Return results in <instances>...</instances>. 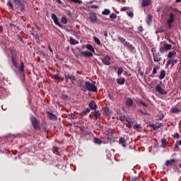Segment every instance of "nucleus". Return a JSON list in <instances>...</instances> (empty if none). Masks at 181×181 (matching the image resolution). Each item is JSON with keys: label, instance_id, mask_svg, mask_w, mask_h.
I'll return each instance as SVG.
<instances>
[{"label": "nucleus", "instance_id": "obj_61", "mask_svg": "<svg viewBox=\"0 0 181 181\" xmlns=\"http://www.w3.org/2000/svg\"><path fill=\"white\" fill-rule=\"evenodd\" d=\"M151 52L153 53H158V52H156V47H153L151 48Z\"/></svg>", "mask_w": 181, "mask_h": 181}, {"label": "nucleus", "instance_id": "obj_24", "mask_svg": "<svg viewBox=\"0 0 181 181\" xmlns=\"http://www.w3.org/2000/svg\"><path fill=\"white\" fill-rule=\"evenodd\" d=\"M117 83L119 86H124L125 84V78H118L117 79Z\"/></svg>", "mask_w": 181, "mask_h": 181}, {"label": "nucleus", "instance_id": "obj_23", "mask_svg": "<svg viewBox=\"0 0 181 181\" xmlns=\"http://www.w3.org/2000/svg\"><path fill=\"white\" fill-rule=\"evenodd\" d=\"M151 3L152 1L151 0H142L141 5L144 7L149 6V5H151Z\"/></svg>", "mask_w": 181, "mask_h": 181}, {"label": "nucleus", "instance_id": "obj_50", "mask_svg": "<svg viewBox=\"0 0 181 181\" xmlns=\"http://www.w3.org/2000/svg\"><path fill=\"white\" fill-rule=\"evenodd\" d=\"M158 121H162V119L165 118V115H163V114H160L158 116Z\"/></svg>", "mask_w": 181, "mask_h": 181}, {"label": "nucleus", "instance_id": "obj_13", "mask_svg": "<svg viewBox=\"0 0 181 181\" xmlns=\"http://www.w3.org/2000/svg\"><path fill=\"white\" fill-rule=\"evenodd\" d=\"M46 114L48 116V118H49V119H51L52 121H56L57 119V117L54 115L53 113L47 111Z\"/></svg>", "mask_w": 181, "mask_h": 181}, {"label": "nucleus", "instance_id": "obj_5", "mask_svg": "<svg viewBox=\"0 0 181 181\" xmlns=\"http://www.w3.org/2000/svg\"><path fill=\"white\" fill-rule=\"evenodd\" d=\"M64 77L66 83H69V80L71 81V84L76 86V76L74 75H70L67 73L64 74Z\"/></svg>", "mask_w": 181, "mask_h": 181}, {"label": "nucleus", "instance_id": "obj_18", "mask_svg": "<svg viewBox=\"0 0 181 181\" xmlns=\"http://www.w3.org/2000/svg\"><path fill=\"white\" fill-rule=\"evenodd\" d=\"M78 86L80 87L81 91H83L84 93H86V86L83 85V80L78 79Z\"/></svg>", "mask_w": 181, "mask_h": 181}, {"label": "nucleus", "instance_id": "obj_19", "mask_svg": "<svg viewBox=\"0 0 181 181\" xmlns=\"http://www.w3.org/2000/svg\"><path fill=\"white\" fill-rule=\"evenodd\" d=\"M19 12H25L26 11L25 7V4H20V6H18L16 7Z\"/></svg>", "mask_w": 181, "mask_h": 181}, {"label": "nucleus", "instance_id": "obj_47", "mask_svg": "<svg viewBox=\"0 0 181 181\" xmlns=\"http://www.w3.org/2000/svg\"><path fill=\"white\" fill-rule=\"evenodd\" d=\"M42 129L44 130L45 132H46V131L47 130V127H46V122H44L42 124Z\"/></svg>", "mask_w": 181, "mask_h": 181}, {"label": "nucleus", "instance_id": "obj_37", "mask_svg": "<svg viewBox=\"0 0 181 181\" xmlns=\"http://www.w3.org/2000/svg\"><path fill=\"white\" fill-rule=\"evenodd\" d=\"M52 21H54V23H59V20L57 19V16H56V14H52Z\"/></svg>", "mask_w": 181, "mask_h": 181}, {"label": "nucleus", "instance_id": "obj_60", "mask_svg": "<svg viewBox=\"0 0 181 181\" xmlns=\"http://www.w3.org/2000/svg\"><path fill=\"white\" fill-rule=\"evenodd\" d=\"M110 18L111 19H115V18H117V15L114 14V13H112L110 16Z\"/></svg>", "mask_w": 181, "mask_h": 181}, {"label": "nucleus", "instance_id": "obj_31", "mask_svg": "<svg viewBox=\"0 0 181 181\" xmlns=\"http://www.w3.org/2000/svg\"><path fill=\"white\" fill-rule=\"evenodd\" d=\"M117 37L118 40H119L120 43H122V45H124V43L128 42L125 38L121 37L120 35H117Z\"/></svg>", "mask_w": 181, "mask_h": 181}, {"label": "nucleus", "instance_id": "obj_53", "mask_svg": "<svg viewBox=\"0 0 181 181\" xmlns=\"http://www.w3.org/2000/svg\"><path fill=\"white\" fill-rule=\"evenodd\" d=\"M47 47H48L49 52L52 53V54H53V49H52V47L50 46V43L47 44Z\"/></svg>", "mask_w": 181, "mask_h": 181}, {"label": "nucleus", "instance_id": "obj_33", "mask_svg": "<svg viewBox=\"0 0 181 181\" xmlns=\"http://www.w3.org/2000/svg\"><path fill=\"white\" fill-rule=\"evenodd\" d=\"M161 144H162L163 148H166V146H168V145H169V142H168V141H166V139H162Z\"/></svg>", "mask_w": 181, "mask_h": 181}, {"label": "nucleus", "instance_id": "obj_28", "mask_svg": "<svg viewBox=\"0 0 181 181\" xmlns=\"http://www.w3.org/2000/svg\"><path fill=\"white\" fill-rule=\"evenodd\" d=\"M19 73H23L25 71V64L23 62H21L20 66H18Z\"/></svg>", "mask_w": 181, "mask_h": 181}, {"label": "nucleus", "instance_id": "obj_64", "mask_svg": "<svg viewBox=\"0 0 181 181\" xmlns=\"http://www.w3.org/2000/svg\"><path fill=\"white\" fill-rule=\"evenodd\" d=\"M55 1H56L57 4H58L59 5H62V4H63V2H62L60 0H55Z\"/></svg>", "mask_w": 181, "mask_h": 181}, {"label": "nucleus", "instance_id": "obj_30", "mask_svg": "<svg viewBox=\"0 0 181 181\" xmlns=\"http://www.w3.org/2000/svg\"><path fill=\"white\" fill-rule=\"evenodd\" d=\"M90 19H91V21L93 22H96L97 21V14H95V13H91L90 14Z\"/></svg>", "mask_w": 181, "mask_h": 181}, {"label": "nucleus", "instance_id": "obj_10", "mask_svg": "<svg viewBox=\"0 0 181 181\" xmlns=\"http://www.w3.org/2000/svg\"><path fill=\"white\" fill-rule=\"evenodd\" d=\"M102 62L105 66H110L111 64V57L106 55L104 59H102Z\"/></svg>", "mask_w": 181, "mask_h": 181}, {"label": "nucleus", "instance_id": "obj_56", "mask_svg": "<svg viewBox=\"0 0 181 181\" xmlns=\"http://www.w3.org/2000/svg\"><path fill=\"white\" fill-rule=\"evenodd\" d=\"M179 149H180L179 144H177V142L175 146V152H177V151H179Z\"/></svg>", "mask_w": 181, "mask_h": 181}, {"label": "nucleus", "instance_id": "obj_1", "mask_svg": "<svg viewBox=\"0 0 181 181\" xmlns=\"http://www.w3.org/2000/svg\"><path fill=\"white\" fill-rule=\"evenodd\" d=\"M86 49H88V50H90V52H81L78 54V56H80L81 57H82V56H83V57H93V53H95V49H94V47H93V45L90 44H88L86 45Z\"/></svg>", "mask_w": 181, "mask_h": 181}, {"label": "nucleus", "instance_id": "obj_43", "mask_svg": "<svg viewBox=\"0 0 181 181\" xmlns=\"http://www.w3.org/2000/svg\"><path fill=\"white\" fill-rule=\"evenodd\" d=\"M102 13L103 15H110V13H111V11L109 9H105Z\"/></svg>", "mask_w": 181, "mask_h": 181}, {"label": "nucleus", "instance_id": "obj_48", "mask_svg": "<svg viewBox=\"0 0 181 181\" xmlns=\"http://www.w3.org/2000/svg\"><path fill=\"white\" fill-rule=\"evenodd\" d=\"M107 95H108L109 98H110V100H112V101H114V96L112 95V93L108 92Z\"/></svg>", "mask_w": 181, "mask_h": 181}, {"label": "nucleus", "instance_id": "obj_4", "mask_svg": "<svg viewBox=\"0 0 181 181\" xmlns=\"http://www.w3.org/2000/svg\"><path fill=\"white\" fill-rule=\"evenodd\" d=\"M11 61H12L13 65L14 66V67H16V69H18V62L16 61L18 55L16 54V51L13 49H11Z\"/></svg>", "mask_w": 181, "mask_h": 181}, {"label": "nucleus", "instance_id": "obj_49", "mask_svg": "<svg viewBox=\"0 0 181 181\" xmlns=\"http://www.w3.org/2000/svg\"><path fill=\"white\" fill-rule=\"evenodd\" d=\"M61 21L62 23H67V18H66V17L63 16L61 18Z\"/></svg>", "mask_w": 181, "mask_h": 181}, {"label": "nucleus", "instance_id": "obj_21", "mask_svg": "<svg viewBox=\"0 0 181 181\" xmlns=\"http://www.w3.org/2000/svg\"><path fill=\"white\" fill-rule=\"evenodd\" d=\"M93 115L95 117V119H100L101 118V112H100V110H95L93 112Z\"/></svg>", "mask_w": 181, "mask_h": 181}, {"label": "nucleus", "instance_id": "obj_7", "mask_svg": "<svg viewBox=\"0 0 181 181\" xmlns=\"http://www.w3.org/2000/svg\"><path fill=\"white\" fill-rule=\"evenodd\" d=\"M124 46V47H127L131 53H135V47H134L129 42H125Z\"/></svg>", "mask_w": 181, "mask_h": 181}, {"label": "nucleus", "instance_id": "obj_15", "mask_svg": "<svg viewBox=\"0 0 181 181\" xmlns=\"http://www.w3.org/2000/svg\"><path fill=\"white\" fill-rule=\"evenodd\" d=\"M88 105L90 110H94L95 111L97 110V104H95V101L91 100Z\"/></svg>", "mask_w": 181, "mask_h": 181}, {"label": "nucleus", "instance_id": "obj_55", "mask_svg": "<svg viewBox=\"0 0 181 181\" xmlns=\"http://www.w3.org/2000/svg\"><path fill=\"white\" fill-rule=\"evenodd\" d=\"M132 181H139V177H132Z\"/></svg>", "mask_w": 181, "mask_h": 181}, {"label": "nucleus", "instance_id": "obj_20", "mask_svg": "<svg viewBox=\"0 0 181 181\" xmlns=\"http://www.w3.org/2000/svg\"><path fill=\"white\" fill-rule=\"evenodd\" d=\"M171 114H180L181 110L179 107H173L170 110Z\"/></svg>", "mask_w": 181, "mask_h": 181}, {"label": "nucleus", "instance_id": "obj_9", "mask_svg": "<svg viewBox=\"0 0 181 181\" xmlns=\"http://www.w3.org/2000/svg\"><path fill=\"white\" fill-rule=\"evenodd\" d=\"M153 59L156 63H159L162 62V57L159 52L153 53Z\"/></svg>", "mask_w": 181, "mask_h": 181}, {"label": "nucleus", "instance_id": "obj_44", "mask_svg": "<svg viewBox=\"0 0 181 181\" xmlns=\"http://www.w3.org/2000/svg\"><path fill=\"white\" fill-rule=\"evenodd\" d=\"M123 71H124V69H122V67H119L117 71L118 76H121Z\"/></svg>", "mask_w": 181, "mask_h": 181}, {"label": "nucleus", "instance_id": "obj_41", "mask_svg": "<svg viewBox=\"0 0 181 181\" xmlns=\"http://www.w3.org/2000/svg\"><path fill=\"white\" fill-rule=\"evenodd\" d=\"M90 111H91V110L89 107H87L85 110L82 112V113L83 114V115H87V114H89Z\"/></svg>", "mask_w": 181, "mask_h": 181}, {"label": "nucleus", "instance_id": "obj_57", "mask_svg": "<svg viewBox=\"0 0 181 181\" xmlns=\"http://www.w3.org/2000/svg\"><path fill=\"white\" fill-rule=\"evenodd\" d=\"M142 115H149L146 112H144L142 110L139 111Z\"/></svg>", "mask_w": 181, "mask_h": 181}, {"label": "nucleus", "instance_id": "obj_16", "mask_svg": "<svg viewBox=\"0 0 181 181\" xmlns=\"http://www.w3.org/2000/svg\"><path fill=\"white\" fill-rule=\"evenodd\" d=\"M134 129H136L138 132H142V127L140 124L135 123L133 126Z\"/></svg>", "mask_w": 181, "mask_h": 181}, {"label": "nucleus", "instance_id": "obj_59", "mask_svg": "<svg viewBox=\"0 0 181 181\" xmlns=\"http://www.w3.org/2000/svg\"><path fill=\"white\" fill-rule=\"evenodd\" d=\"M23 4V3L22 2V1L20 0L18 3H17V4H15V6H16V8H17L18 6H21V5Z\"/></svg>", "mask_w": 181, "mask_h": 181}, {"label": "nucleus", "instance_id": "obj_6", "mask_svg": "<svg viewBox=\"0 0 181 181\" xmlns=\"http://www.w3.org/2000/svg\"><path fill=\"white\" fill-rule=\"evenodd\" d=\"M171 49H172V45L164 44L163 46L160 47V53H161V54H163V53H165V52H168V50H171Z\"/></svg>", "mask_w": 181, "mask_h": 181}, {"label": "nucleus", "instance_id": "obj_3", "mask_svg": "<svg viewBox=\"0 0 181 181\" xmlns=\"http://www.w3.org/2000/svg\"><path fill=\"white\" fill-rule=\"evenodd\" d=\"M85 88L86 91H91L92 93H96L97 91V86H95V83L94 82H90V81H86L85 83Z\"/></svg>", "mask_w": 181, "mask_h": 181}, {"label": "nucleus", "instance_id": "obj_34", "mask_svg": "<svg viewBox=\"0 0 181 181\" xmlns=\"http://www.w3.org/2000/svg\"><path fill=\"white\" fill-rule=\"evenodd\" d=\"M103 111H104V115H106V117L110 116V107H103Z\"/></svg>", "mask_w": 181, "mask_h": 181}, {"label": "nucleus", "instance_id": "obj_52", "mask_svg": "<svg viewBox=\"0 0 181 181\" xmlns=\"http://www.w3.org/2000/svg\"><path fill=\"white\" fill-rule=\"evenodd\" d=\"M52 78H54V80H59V78H60V76H59V74H55L53 75Z\"/></svg>", "mask_w": 181, "mask_h": 181}, {"label": "nucleus", "instance_id": "obj_17", "mask_svg": "<svg viewBox=\"0 0 181 181\" xmlns=\"http://www.w3.org/2000/svg\"><path fill=\"white\" fill-rule=\"evenodd\" d=\"M134 105V100L131 98H128L126 100V106L132 107Z\"/></svg>", "mask_w": 181, "mask_h": 181}, {"label": "nucleus", "instance_id": "obj_26", "mask_svg": "<svg viewBox=\"0 0 181 181\" xmlns=\"http://www.w3.org/2000/svg\"><path fill=\"white\" fill-rule=\"evenodd\" d=\"M166 77V71L164 69H162L160 73L159 78L160 80H163Z\"/></svg>", "mask_w": 181, "mask_h": 181}, {"label": "nucleus", "instance_id": "obj_22", "mask_svg": "<svg viewBox=\"0 0 181 181\" xmlns=\"http://www.w3.org/2000/svg\"><path fill=\"white\" fill-rule=\"evenodd\" d=\"M119 144H120V145H122V146L125 148L127 146V140H125L124 137H120L119 140Z\"/></svg>", "mask_w": 181, "mask_h": 181}, {"label": "nucleus", "instance_id": "obj_40", "mask_svg": "<svg viewBox=\"0 0 181 181\" xmlns=\"http://www.w3.org/2000/svg\"><path fill=\"white\" fill-rule=\"evenodd\" d=\"M68 2H70V4H83V1L81 0H68Z\"/></svg>", "mask_w": 181, "mask_h": 181}, {"label": "nucleus", "instance_id": "obj_58", "mask_svg": "<svg viewBox=\"0 0 181 181\" xmlns=\"http://www.w3.org/2000/svg\"><path fill=\"white\" fill-rule=\"evenodd\" d=\"M33 37H35V39L36 40H39V39H40L39 35H37V34H33Z\"/></svg>", "mask_w": 181, "mask_h": 181}, {"label": "nucleus", "instance_id": "obj_63", "mask_svg": "<svg viewBox=\"0 0 181 181\" xmlns=\"http://www.w3.org/2000/svg\"><path fill=\"white\" fill-rule=\"evenodd\" d=\"M103 35L105 37H107L108 36V32H107V30L103 31Z\"/></svg>", "mask_w": 181, "mask_h": 181}, {"label": "nucleus", "instance_id": "obj_38", "mask_svg": "<svg viewBox=\"0 0 181 181\" xmlns=\"http://www.w3.org/2000/svg\"><path fill=\"white\" fill-rule=\"evenodd\" d=\"M94 142H95V144H97V145H101V144H103V140H101V139L95 137Z\"/></svg>", "mask_w": 181, "mask_h": 181}, {"label": "nucleus", "instance_id": "obj_27", "mask_svg": "<svg viewBox=\"0 0 181 181\" xmlns=\"http://www.w3.org/2000/svg\"><path fill=\"white\" fill-rule=\"evenodd\" d=\"M165 30L163 29V25H160L158 26V28L156 30V33H163Z\"/></svg>", "mask_w": 181, "mask_h": 181}, {"label": "nucleus", "instance_id": "obj_35", "mask_svg": "<svg viewBox=\"0 0 181 181\" xmlns=\"http://www.w3.org/2000/svg\"><path fill=\"white\" fill-rule=\"evenodd\" d=\"M71 45H78V41L76 40L73 37L69 38Z\"/></svg>", "mask_w": 181, "mask_h": 181}, {"label": "nucleus", "instance_id": "obj_54", "mask_svg": "<svg viewBox=\"0 0 181 181\" xmlns=\"http://www.w3.org/2000/svg\"><path fill=\"white\" fill-rule=\"evenodd\" d=\"M165 26L168 29H172V28H173V25L172 23H168Z\"/></svg>", "mask_w": 181, "mask_h": 181}, {"label": "nucleus", "instance_id": "obj_29", "mask_svg": "<svg viewBox=\"0 0 181 181\" xmlns=\"http://www.w3.org/2000/svg\"><path fill=\"white\" fill-rule=\"evenodd\" d=\"M124 118L126 122H127V124H129V125H131L134 123V122H132V119H131V117H129V116H124Z\"/></svg>", "mask_w": 181, "mask_h": 181}, {"label": "nucleus", "instance_id": "obj_45", "mask_svg": "<svg viewBox=\"0 0 181 181\" xmlns=\"http://www.w3.org/2000/svg\"><path fill=\"white\" fill-rule=\"evenodd\" d=\"M172 136L174 139H179V138H180V136L177 133L173 134Z\"/></svg>", "mask_w": 181, "mask_h": 181}, {"label": "nucleus", "instance_id": "obj_2", "mask_svg": "<svg viewBox=\"0 0 181 181\" xmlns=\"http://www.w3.org/2000/svg\"><path fill=\"white\" fill-rule=\"evenodd\" d=\"M30 122L33 128L35 131H40V122L39 121V119H37V118H36V117L35 116L31 117Z\"/></svg>", "mask_w": 181, "mask_h": 181}, {"label": "nucleus", "instance_id": "obj_39", "mask_svg": "<svg viewBox=\"0 0 181 181\" xmlns=\"http://www.w3.org/2000/svg\"><path fill=\"white\" fill-rule=\"evenodd\" d=\"M7 6H8V8L10 9H11L12 11H13V9H15L13 4H12V2L11 1V0H9L7 4H6Z\"/></svg>", "mask_w": 181, "mask_h": 181}, {"label": "nucleus", "instance_id": "obj_25", "mask_svg": "<svg viewBox=\"0 0 181 181\" xmlns=\"http://www.w3.org/2000/svg\"><path fill=\"white\" fill-rule=\"evenodd\" d=\"M167 22H168V23H173V22H175V14L171 13L170 14V18H169V19H168Z\"/></svg>", "mask_w": 181, "mask_h": 181}, {"label": "nucleus", "instance_id": "obj_46", "mask_svg": "<svg viewBox=\"0 0 181 181\" xmlns=\"http://www.w3.org/2000/svg\"><path fill=\"white\" fill-rule=\"evenodd\" d=\"M93 39L98 45H101V41H100V39L97 38V37H93Z\"/></svg>", "mask_w": 181, "mask_h": 181}, {"label": "nucleus", "instance_id": "obj_36", "mask_svg": "<svg viewBox=\"0 0 181 181\" xmlns=\"http://www.w3.org/2000/svg\"><path fill=\"white\" fill-rule=\"evenodd\" d=\"M152 19H153L152 15L148 14L147 18H146V23H152Z\"/></svg>", "mask_w": 181, "mask_h": 181}, {"label": "nucleus", "instance_id": "obj_8", "mask_svg": "<svg viewBox=\"0 0 181 181\" xmlns=\"http://www.w3.org/2000/svg\"><path fill=\"white\" fill-rule=\"evenodd\" d=\"M156 90L159 93V94H161V95H166V94H168V91L163 90V88H162V86H160V85L159 84L156 85Z\"/></svg>", "mask_w": 181, "mask_h": 181}, {"label": "nucleus", "instance_id": "obj_32", "mask_svg": "<svg viewBox=\"0 0 181 181\" xmlns=\"http://www.w3.org/2000/svg\"><path fill=\"white\" fill-rule=\"evenodd\" d=\"M173 56H176V51H170L168 52L167 57L170 59H172Z\"/></svg>", "mask_w": 181, "mask_h": 181}, {"label": "nucleus", "instance_id": "obj_12", "mask_svg": "<svg viewBox=\"0 0 181 181\" xmlns=\"http://www.w3.org/2000/svg\"><path fill=\"white\" fill-rule=\"evenodd\" d=\"M162 125H163V124L162 123H157L156 124H154L153 123H150L148 124V127L150 128H153V131H156V129H159V128H160Z\"/></svg>", "mask_w": 181, "mask_h": 181}, {"label": "nucleus", "instance_id": "obj_62", "mask_svg": "<svg viewBox=\"0 0 181 181\" xmlns=\"http://www.w3.org/2000/svg\"><path fill=\"white\" fill-rule=\"evenodd\" d=\"M138 31H139V32H144V28H142V26H139V27L138 28Z\"/></svg>", "mask_w": 181, "mask_h": 181}, {"label": "nucleus", "instance_id": "obj_42", "mask_svg": "<svg viewBox=\"0 0 181 181\" xmlns=\"http://www.w3.org/2000/svg\"><path fill=\"white\" fill-rule=\"evenodd\" d=\"M139 103L140 105H143V107H145L146 108H148V103H145L142 100H140Z\"/></svg>", "mask_w": 181, "mask_h": 181}, {"label": "nucleus", "instance_id": "obj_51", "mask_svg": "<svg viewBox=\"0 0 181 181\" xmlns=\"http://www.w3.org/2000/svg\"><path fill=\"white\" fill-rule=\"evenodd\" d=\"M158 70H159V67H154L153 69V72H152V74H156Z\"/></svg>", "mask_w": 181, "mask_h": 181}, {"label": "nucleus", "instance_id": "obj_11", "mask_svg": "<svg viewBox=\"0 0 181 181\" xmlns=\"http://www.w3.org/2000/svg\"><path fill=\"white\" fill-rule=\"evenodd\" d=\"M175 163H176V159L175 158H172L170 160H167L165 161V166H167L168 168H170L172 166H173V165H175Z\"/></svg>", "mask_w": 181, "mask_h": 181}, {"label": "nucleus", "instance_id": "obj_14", "mask_svg": "<svg viewBox=\"0 0 181 181\" xmlns=\"http://www.w3.org/2000/svg\"><path fill=\"white\" fill-rule=\"evenodd\" d=\"M171 64V67H173V66H175V64H177V59H168L167 61V64L166 66H170Z\"/></svg>", "mask_w": 181, "mask_h": 181}]
</instances>
